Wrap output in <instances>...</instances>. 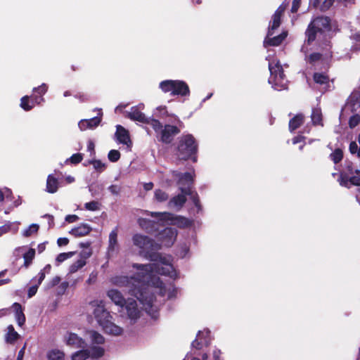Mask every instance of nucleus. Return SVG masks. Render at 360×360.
<instances>
[{"mask_svg":"<svg viewBox=\"0 0 360 360\" xmlns=\"http://www.w3.org/2000/svg\"><path fill=\"white\" fill-rule=\"evenodd\" d=\"M132 243L139 250V255L153 262L152 264H133L136 269L134 276H116L113 283L119 286L127 288L129 292L136 297L143 304L146 311L153 318L158 316V307L154 305V295L152 288L158 290L161 296L167 295L168 298L173 297L174 290H167L165 285L155 274L164 275L171 278H177V274L172 265V257L170 255L154 252L160 248L146 236L136 233L132 237Z\"/></svg>","mask_w":360,"mask_h":360,"instance_id":"nucleus-1","label":"nucleus"},{"mask_svg":"<svg viewBox=\"0 0 360 360\" xmlns=\"http://www.w3.org/2000/svg\"><path fill=\"white\" fill-rule=\"evenodd\" d=\"M266 60L269 61V69L271 73L269 82L276 90L281 91L287 89L288 80L283 74V67L280 62L270 55L266 57Z\"/></svg>","mask_w":360,"mask_h":360,"instance_id":"nucleus-2","label":"nucleus"},{"mask_svg":"<svg viewBox=\"0 0 360 360\" xmlns=\"http://www.w3.org/2000/svg\"><path fill=\"white\" fill-rule=\"evenodd\" d=\"M328 30H330V19L328 17L321 16L314 19L306 31L307 39L302 47V51L306 53L308 51L306 44L312 43L318 34H321Z\"/></svg>","mask_w":360,"mask_h":360,"instance_id":"nucleus-3","label":"nucleus"},{"mask_svg":"<svg viewBox=\"0 0 360 360\" xmlns=\"http://www.w3.org/2000/svg\"><path fill=\"white\" fill-rule=\"evenodd\" d=\"M179 190L181 193L174 196L169 200L167 206L169 208L179 211L186 202V195H191V198L195 207L200 210V200L197 193L194 194L189 186H180Z\"/></svg>","mask_w":360,"mask_h":360,"instance_id":"nucleus-4","label":"nucleus"},{"mask_svg":"<svg viewBox=\"0 0 360 360\" xmlns=\"http://www.w3.org/2000/svg\"><path fill=\"white\" fill-rule=\"evenodd\" d=\"M148 215L152 217H155L160 221H167L170 224L177 226L180 228H186L191 226L192 221L188 219L181 217L176 216L170 212H146Z\"/></svg>","mask_w":360,"mask_h":360,"instance_id":"nucleus-5","label":"nucleus"},{"mask_svg":"<svg viewBox=\"0 0 360 360\" xmlns=\"http://www.w3.org/2000/svg\"><path fill=\"white\" fill-rule=\"evenodd\" d=\"M196 151L197 144L191 134L182 136L179 138L177 155L180 159L187 160Z\"/></svg>","mask_w":360,"mask_h":360,"instance_id":"nucleus-6","label":"nucleus"},{"mask_svg":"<svg viewBox=\"0 0 360 360\" xmlns=\"http://www.w3.org/2000/svg\"><path fill=\"white\" fill-rule=\"evenodd\" d=\"M160 88L165 93L170 92L172 96H187L190 91L188 86L181 80H165L160 83Z\"/></svg>","mask_w":360,"mask_h":360,"instance_id":"nucleus-7","label":"nucleus"},{"mask_svg":"<svg viewBox=\"0 0 360 360\" xmlns=\"http://www.w3.org/2000/svg\"><path fill=\"white\" fill-rule=\"evenodd\" d=\"M92 309V313L97 321L98 323L101 326L108 320L112 319L110 313L105 309L104 302L103 300H94L89 303Z\"/></svg>","mask_w":360,"mask_h":360,"instance_id":"nucleus-8","label":"nucleus"},{"mask_svg":"<svg viewBox=\"0 0 360 360\" xmlns=\"http://www.w3.org/2000/svg\"><path fill=\"white\" fill-rule=\"evenodd\" d=\"M120 313L126 314L131 322H135L140 317L141 311L137 307L136 302L133 299H129L124 305V310L121 309Z\"/></svg>","mask_w":360,"mask_h":360,"instance_id":"nucleus-9","label":"nucleus"},{"mask_svg":"<svg viewBox=\"0 0 360 360\" xmlns=\"http://www.w3.org/2000/svg\"><path fill=\"white\" fill-rule=\"evenodd\" d=\"M285 8L286 5L282 4L272 15L271 20L269 22L268 29L269 36H272L274 34V30L280 26L281 22V16L283 15Z\"/></svg>","mask_w":360,"mask_h":360,"instance_id":"nucleus-10","label":"nucleus"},{"mask_svg":"<svg viewBox=\"0 0 360 360\" xmlns=\"http://www.w3.org/2000/svg\"><path fill=\"white\" fill-rule=\"evenodd\" d=\"M118 229L115 228L109 234L107 255L112 257L117 255L120 250V245L117 240Z\"/></svg>","mask_w":360,"mask_h":360,"instance_id":"nucleus-11","label":"nucleus"},{"mask_svg":"<svg viewBox=\"0 0 360 360\" xmlns=\"http://www.w3.org/2000/svg\"><path fill=\"white\" fill-rule=\"evenodd\" d=\"M180 133V129L173 125L165 124L160 134V141L165 143H169L172 141L173 137Z\"/></svg>","mask_w":360,"mask_h":360,"instance_id":"nucleus-12","label":"nucleus"},{"mask_svg":"<svg viewBox=\"0 0 360 360\" xmlns=\"http://www.w3.org/2000/svg\"><path fill=\"white\" fill-rule=\"evenodd\" d=\"M177 236V231L173 228H166L158 235V239L161 240L162 245L170 247L173 245Z\"/></svg>","mask_w":360,"mask_h":360,"instance_id":"nucleus-13","label":"nucleus"},{"mask_svg":"<svg viewBox=\"0 0 360 360\" xmlns=\"http://www.w3.org/2000/svg\"><path fill=\"white\" fill-rule=\"evenodd\" d=\"M64 340L68 345L74 348H84L86 345L85 341L74 333H67Z\"/></svg>","mask_w":360,"mask_h":360,"instance_id":"nucleus-14","label":"nucleus"},{"mask_svg":"<svg viewBox=\"0 0 360 360\" xmlns=\"http://www.w3.org/2000/svg\"><path fill=\"white\" fill-rule=\"evenodd\" d=\"M210 333V332L208 330L200 331L197 335V338L193 341L192 347L196 348L197 349H200L202 345H209L211 341L210 338H209Z\"/></svg>","mask_w":360,"mask_h":360,"instance_id":"nucleus-15","label":"nucleus"},{"mask_svg":"<svg viewBox=\"0 0 360 360\" xmlns=\"http://www.w3.org/2000/svg\"><path fill=\"white\" fill-rule=\"evenodd\" d=\"M174 177L177 180V184L180 186H186L191 189V185L193 181V177L189 172L181 174L178 172H172Z\"/></svg>","mask_w":360,"mask_h":360,"instance_id":"nucleus-16","label":"nucleus"},{"mask_svg":"<svg viewBox=\"0 0 360 360\" xmlns=\"http://www.w3.org/2000/svg\"><path fill=\"white\" fill-rule=\"evenodd\" d=\"M287 35H288V32L285 31H283V32H282V33H281L278 36H275L273 37H271V36H269V34H267V36L264 41V46L266 48L269 46H278L287 37Z\"/></svg>","mask_w":360,"mask_h":360,"instance_id":"nucleus-17","label":"nucleus"},{"mask_svg":"<svg viewBox=\"0 0 360 360\" xmlns=\"http://www.w3.org/2000/svg\"><path fill=\"white\" fill-rule=\"evenodd\" d=\"M108 297L116 305L119 306L124 310V305L127 301L124 300L122 293L117 290L112 289L108 291Z\"/></svg>","mask_w":360,"mask_h":360,"instance_id":"nucleus-18","label":"nucleus"},{"mask_svg":"<svg viewBox=\"0 0 360 360\" xmlns=\"http://www.w3.org/2000/svg\"><path fill=\"white\" fill-rule=\"evenodd\" d=\"M112 319L108 320L105 323L101 325V326L103 328V330L110 335H120L122 333L123 329L119 326L115 324L112 322Z\"/></svg>","mask_w":360,"mask_h":360,"instance_id":"nucleus-19","label":"nucleus"},{"mask_svg":"<svg viewBox=\"0 0 360 360\" xmlns=\"http://www.w3.org/2000/svg\"><path fill=\"white\" fill-rule=\"evenodd\" d=\"M143 106V105H141L140 106L132 107L130 111L127 112V117L134 121L145 123L146 121H147V117L140 110V108Z\"/></svg>","mask_w":360,"mask_h":360,"instance_id":"nucleus-20","label":"nucleus"},{"mask_svg":"<svg viewBox=\"0 0 360 360\" xmlns=\"http://www.w3.org/2000/svg\"><path fill=\"white\" fill-rule=\"evenodd\" d=\"M115 135L117 136V141L120 143L125 144L127 146H130V145L131 144L128 131L122 126H117V131Z\"/></svg>","mask_w":360,"mask_h":360,"instance_id":"nucleus-21","label":"nucleus"},{"mask_svg":"<svg viewBox=\"0 0 360 360\" xmlns=\"http://www.w3.org/2000/svg\"><path fill=\"white\" fill-rule=\"evenodd\" d=\"M91 231V228L86 224H82L79 226L72 229L70 234L75 237H82L88 235Z\"/></svg>","mask_w":360,"mask_h":360,"instance_id":"nucleus-22","label":"nucleus"},{"mask_svg":"<svg viewBox=\"0 0 360 360\" xmlns=\"http://www.w3.org/2000/svg\"><path fill=\"white\" fill-rule=\"evenodd\" d=\"M101 117H94L91 119L88 120H81L79 124L78 127L81 130H86V129H92L96 127H97L99 123L101 122Z\"/></svg>","mask_w":360,"mask_h":360,"instance_id":"nucleus-23","label":"nucleus"},{"mask_svg":"<svg viewBox=\"0 0 360 360\" xmlns=\"http://www.w3.org/2000/svg\"><path fill=\"white\" fill-rule=\"evenodd\" d=\"M59 182L58 179L53 176V174H49L46 180V191L49 193H54L58 191Z\"/></svg>","mask_w":360,"mask_h":360,"instance_id":"nucleus-24","label":"nucleus"},{"mask_svg":"<svg viewBox=\"0 0 360 360\" xmlns=\"http://www.w3.org/2000/svg\"><path fill=\"white\" fill-rule=\"evenodd\" d=\"M13 308L15 311V320L18 326H22L25 322V316L22 311V307L19 303L15 302L13 304Z\"/></svg>","mask_w":360,"mask_h":360,"instance_id":"nucleus-25","label":"nucleus"},{"mask_svg":"<svg viewBox=\"0 0 360 360\" xmlns=\"http://www.w3.org/2000/svg\"><path fill=\"white\" fill-rule=\"evenodd\" d=\"M20 337V335L15 330L12 325L7 328V333L5 335V341L9 344H13Z\"/></svg>","mask_w":360,"mask_h":360,"instance_id":"nucleus-26","label":"nucleus"},{"mask_svg":"<svg viewBox=\"0 0 360 360\" xmlns=\"http://www.w3.org/2000/svg\"><path fill=\"white\" fill-rule=\"evenodd\" d=\"M304 122V117L302 114H298L292 118L289 122V129L292 131L297 129Z\"/></svg>","mask_w":360,"mask_h":360,"instance_id":"nucleus-27","label":"nucleus"},{"mask_svg":"<svg viewBox=\"0 0 360 360\" xmlns=\"http://www.w3.org/2000/svg\"><path fill=\"white\" fill-rule=\"evenodd\" d=\"M87 334L92 343L101 345L103 344L105 341L103 335L95 330L88 331Z\"/></svg>","mask_w":360,"mask_h":360,"instance_id":"nucleus-28","label":"nucleus"},{"mask_svg":"<svg viewBox=\"0 0 360 360\" xmlns=\"http://www.w3.org/2000/svg\"><path fill=\"white\" fill-rule=\"evenodd\" d=\"M322 0H314V6L316 8H319L321 11H326L330 8L334 4L335 0H324L321 3Z\"/></svg>","mask_w":360,"mask_h":360,"instance_id":"nucleus-29","label":"nucleus"},{"mask_svg":"<svg viewBox=\"0 0 360 360\" xmlns=\"http://www.w3.org/2000/svg\"><path fill=\"white\" fill-rule=\"evenodd\" d=\"M35 257V250L30 248L27 252L23 255L24 266L27 268L32 262Z\"/></svg>","mask_w":360,"mask_h":360,"instance_id":"nucleus-30","label":"nucleus"},{"mask_svg":"<svg viewBox=\"0 0 360 360\" xmlns=\"http://www.w3.org/2000/svg\"><path fill=\"white\" fill-rule=\"evenodd\" d=\"M90 356V352L89 349H82L72 354V360H86Z\"/></svg>","mask_w":360,"mask_h":360,"instance_id":"nucleus-31","label":"nucleus"},{"mask_svg":"<svg viewBox=\"0 0 360 360\" xmlns=\"http://www.w3.org/2000/svg\"><path fill=\"white\" fill-rule=\"evenodd\" d=\"M86 262L84 260V259H79L74 263H72L69 268V272L70 274H74L77 272L79 269L82 268L85 264Z\"/></svg>","mask_w":360,"mask_h":360,"instance_id":"nucleus-32","label":"nucleus"},{"mask_svg":"<svg viewBox=\"0 0 360 360\" xmlns=\"http://www.w3.org/2000/svg\"><path fill=\"white\" fill-rule=\"evenodd\" d=\"M311 120L314 124L322 125V113L320 108H314L311 113Z\"/></svg>","mask_w":360,"mask_h":360,"instance_id":"nucleus-33","label":"nucleus"},{"mask_svg":"<svg viewBox=\"0 0 360 360\" xmlns=\"http://www.w3.org/2000/svg\"><path fill=\"white\" fill-rule=\"evenodd\" d=\"M145 123L150 125L156 132L160 134V131L162 129V125L158 120L147 118V121H146Z\"/></svg>","mask_w":360,"mask_h":360,"instance_id":"nucleus-34","label":"nucleus"},{"mask_svg":"<svg viewBox=\"0 0 360 360\" xmlns=\"http://www.w3.org/2000/svg\"><path fill=\"white\" fill-rule=\"evenodd\" d=\"M154 196L155 199L160 202H165L169 198L168 194L160 189H157L155 191Z\"/></svg>","mask_w":360,"mask_h":360,"instance_id":"nucleus-35","label":"nucleus"},{"mask_svg":"<svg viewBox=\"0 0 360 360\" xmlns=\"http://www.w3.org/2000/svg\"><path fill=\"white\" fill-rule=\"evenodd\" d=\"M314 80L316 83L319 84H326L328 81L329 78L327 75L323 73H315L314 75Z\"/></svg>","mask_w":360,"mask_h":360,"instance_id":"nucleus-36","label":"nucleus"},{"mask_svg":"<svg viewBox=\"0 0 360 360\" xmlns=\"http://www.w3.org/2000/svg\"><path fill=\"white\" fill-rule=\"evenodd\" d=\"M330 159L333 161L334 163H338L340 162L343 158L342 150L340 148L335 149L330 155Z\"/></svg>","mask_w":360,"mask_h":360,"instance_id":"nucleus-37","label":"nucleus"},{"mask_svg":"<svg viewBox=\"0 0 360 360\" xmlns=\"http://www.w3.org/2000/svg\"><path fill=\"white\" fill-rule=\"evenodd\" d=\"M89 352L90 356L94 359L101 357L104 354V349L101 347H94Z\"/></svg>","mask_w":360,"mask_h":360,"instance_id":"nucleus-38","label":"nucleus"},{"mask_svg":"<svg viewBox=\"0 0 360 360\" xmlns=\"http://www.w3.org/2000/svg\"><path fill=\"white\" fill-rule=\"evenodd\" d=\"M63 356V352L57 349L51 350L48 354L49 360H60Z\"/></svg>","mask_w":360,"mask_h":360,"instance_id":"nucleus-39","label":"nucleus"},{"mask_svg":"<svg viewBox=\"0 0 360 360\" xmlns=\"http://www.w3.org/2000/svg\"><path fill=\"white\" fill-rule=\"evenodd\" d=\"M38 230L39 225L37 224H32L23 231L22 236L25 237H29L32 236L33 233H37Z\"/></svg>","mask_w":360,"mask_h":360,"instance_id":"nucleus-40","label":"nucleus"},{"mask_svg":"<svg viewBox=\"0 0 360 360\" xmlns=\"http://www.w3.org/2000/svg\"><path fill=\"white\" fill-rule=\"evenodd\" d=\"M51 266L47 264L38 274V282L37 284L40 285L46 276V274H49L51 271Z\"/></svg>","mask_w":360,"mask_h":360,"instance_id":"nucleus-41","label":"nucleus"},{"mask_svg":"<svg viewBox=\"0 0 360 360\" xmlns=\"http://www.w3.org/2000/svg\"><path fill=\"white\" fill-rule=\"evenodd\" d=\"M73 255V252H63L59 254L56 259V265H59L61 262L71 257Z\"/></svg>","mask_w":360,"mask_h":360,"instance_id":"nucleus-42","label":"nucleus"},{"mask_svg":"<svg viewBox=\"0 0 360 360\" xmlns=\"http://www.w3.org/2000/svg\"><path fill=\"white\" fill-rule=\"evenodd\" d=\"M101 204L98 201H91L84 204V207L87 210L96 211L100 210Z\"/></svg>","mask_w":360,"mask_h":360,"instance_id":"nucleus-43","label":"nucleus"},{"mask_svg":"<svg viewBox=\"0 0 360 360\" xmlns=\"http://www.w3.org/2000/svg\"><path fill=\"white\" fill-rule=\"evenodd\" d=\"M89 164H92L94 169L99 172H103L105 168V164L103 163L101 160H91Z\"/></svg>","mask_w":360,"mask_h":360,"instance_id":"nucleus-44","label":"nucleus"},{"mask_svg":"<svg viewBox=\"0 0 360 360\" xmlns=\"http://www.w3.org/2000/svg\"><path fill=\"white\" fill-rule=\"evenodd\" d=\"M110 161L115 162L120 158V153L117 150H111L108 155Z\"/></svg>","mask_w":360,"mask_h":360,"instance_id":"nucleus-45","label":"nucleus"},{"mask_svg":"<svg viewBox=\"0 0 360 360\" xmlns=\"http://www.w3.org/2000/svg\"><path fill=\"white\" fill-rule=\"evenodd\" d=\"M12 192L10 189L5 188L4 191L0 189V202L4 201V198L11 199Z\"/></svg>","mask_w":360,"mask_h":360,"instance_id":"nucleus-46","label":"nucleus"},{"mask_svg":"<svg viewBox=\"0 0 360 360\" xmlns=\"http://www.w3.org/2000/svg\"><path fill=\"white\" fill-rule=\"evenodd\" d=\"M13 223L8 222L4 225L0 226V236L11 231L13 229Z\"/></svg>","mask_w":360,"mask_h":360,"instance_id":"nucleus-47","label":"nucleus"},{"mask_svg":"<svg viewBox=\"0 0 360 360\" xmlns=\"http://www.w3.org/2000/svg\"><path fill=\"white\" fill-rule=\"evenodd\" d=\"M27 100H28V96H25L21 98L20 106L25 110H30L33 107V105H29Z\"/></svg>","mask_w":360,"mask_h":360,"instance_id":"nucleus-48","label":"nucleus"},{"mask_svg":"<svg viewBox=\"0 0 360 360\" xmlns=\"http://www.w3.org/2000/svg\"><path fill=\"white\" fill-rule=\"evenodd\" d=\"M83 159V156L81 153L73 154L69 159L70 162L72 164H78Z\"/></svg>","mask_w":360,"mask_h":360,"instance_id":"nucleus-49","label":"nucleus"},{"mask_svg":"<svg viewBox=\"0 0 360 360\" xmlns=\"http://www.w3.org/2000/svg\"><path fill=\"white\" fill-rule=\"evenodd\" d=\"M321 57V55L320 53H313L308 56H306V60H307L310 63H314V62H316V61L320 60Z\"/></svg>","mask_w":360,"mask_h":360,"instance_id":"nucleus-50","label":"nucleus"},{"mask_svg":"<svg viewBox=\"0 0 360 360\" xmlns=\"http://www.w3.org/2000/svg\"><path fill=\"white\" fill-rule=\"evenodd\" d=\"M138 223L142 229H148V224L150 223V220L144 218H140L138 219Z\"/></svg>","mask_w":360,"mask_h":360,"instance_id":"nucleus-51","label":"nucleus"},{"mask_svg":"<svg viewBox=\"0 0 360 360\" xmlns=\"http://www.w3.org/2000/svg\"><path fill=\"white\" fill-rule=\"evenodd\" d=\"M301 0H293L292 4L291 11L292 13H296L300 8Z\"/></svg>","mask_w":360,"mask_h":360,"instance_id":"nucleus-52","label":"nucleus"},{"mask_svg":"<svg viewBox=\"0 0 360 360\" xmlns=\"http://www.w3.org/2000/svg\"><path fill=\"white\" fill-rule=\"evenodd\" d=\"M79 219V217L76 214H69L65 217V221L68 223H73Z\"/></svg>","mask_w":360,"mask_h":360,"instance_id":"nucleus-53","label":"nucleus"},{"mask_svg":"<svg viewBox=\"0 0 360 360\" xmlns=\"http://www.w3.org/2000/svg\"><path fill=\"white\" fill-rule=\"evenodd\" d=\"M108 190L111 193L114 195H117L120 192V187L117 185H111L109 186Z\"/></svg>","mask_w":360,"mask_h":360,"instance_id":"nucleus-54","label":"nucleus"},{"mask_svg":"<svg viewBox=\"0 0 360 360\" xmlns=\"http://www.w3.org/2000/svg\"><path fill=\"white\" fill-rule=\"evenodd\" d=\"M34 91H37L40 94H44L47 91V86L45 84H43L40 86L34 88Z\"/></svg>","mask_w":360,"mask_h":360,"instance_id":"nucleus-55","label":"nucleus"},{"mask_svg":"<svg viewBox=\"0 0 360 360\" xmlns=\"http://www.w3.org/2000/svg\"><path fill=\"white\" fill-rule=\"evenodd\" d=\"M39 285L37 284L35 285L31 286L29 288V290H28V296H29V297H32L33 295H34L36 294Z\"/></svg>","mask_w":360,"mask_h":360,"instance_id":"nucleus-56","label":"nucleus"},{"mask_svg":"<svg viewBox=\"0 0 360 360\" xmlns=\"http://www.w3.org/2000/svg\"><path fill=\"white\" fill-rule=\"evenodd\" d=\"M359 122V118L356 116H353L349 119V124L351 128H353L357 125Z\"/></svg>","mask_w":360,"mask_h":360,"instance_id":"nucleus-57","label":"nucleus"},{"mask_svg":"<svg viewBox=\"0 0 360 360\" xmlns=\"http://www.w3.org/2000/svg\"><path fill=\"white\" fill-rule=\"evenodd\" d=\"M60 281V278L59 276H56L53 278V279L50 281L49 284V287L51 288L56 285H58Z\"/></svg>","mask_w":360,"mask_h":360,"instance_id":"nucleus-58","label":"nucleus"},{"mask_svg":"<svg viewBox=\"0 0 360 360\" xmlns=\"http://www.w3.org/2000/svg\"><path fill=\"white\" fill-rule=\"evenodd\" d=\"M69 240L67 238H59L57 240V243L59 246H64L68 245Z\"/></svg>","mask_w":360,"mask_h":360,"instance_id":"nucleus-59","label":"nucleus"},{"mask_svg":"<svg viewBox=\"0 0 360 360\" xmlns=\"http://www.w3.org/2000/svg\"><path fill=\"white\" fill-rule=\"evenodd\" d=\"M44 217L48 218L49 219V229L52 228L54 226V218L52 215L45 214Z\"/></svg>","mask_w":360,"mask_h":360,"instance_id":"nucleus-60","label":"nucleus"},{"mask_svg":"<svg viewBox=\"0 0 360 360\" xmlns=\"http://www.w3.org/2000/svg\"><path fill=\"white\" fill-rule=\"evenodd\" d=\"M91 255V252L90 250L83 251L80 254V258L79 259H84V260L86 261V259L87 258H89Z\"/></svg>","mask_w":360,"mask_h":360,"instance_id":"nucleus-61","label":"nucleus"},{"mask_svg":"<svg viewBox=\"0 0 360 360\" xmlns=\"http://www.w3.org/2000/svg\"><path fill=\"white\" fill-rule=\"evenodd\" d=\"M96 277H97V273L96 272H92L90 275H89V278L87 281V282L89 283H91V282H94L96 279Z\"/></svg>","mask_w":360,"mask_h":360,"instance_id":"nucleus-62","label":"nucleus"},{"mask_svg":"<svg viewBox=\"0 0 360 360\" xmlns=\"http://www.w3.org/2000/svg\"><path fill=\"white\" fill-rule=\"evenodd\" d=\"M46 243H40L38 247H37V251L40 254L41 252H43L45 249H46Z\"/></svg>","mask_w":360,"mask_h":360,"instance_id":"nucleus-63","label":"nucleus"},{"mask_svg":"<svg viewBox=\"0 0 360 360\" xmlns=\"http://www.w3.org/2000/svg\"><path fill=\"white\" fill-rule=\"evenodd\" d=\"M143 187L146 191H150L153 187V184L151 182L146 183L143 185Z\"/></svg>","mask_w":360,"mask_h":360,"instance_id":"nucleus-64","label":"nucleus"}]
</instances>
